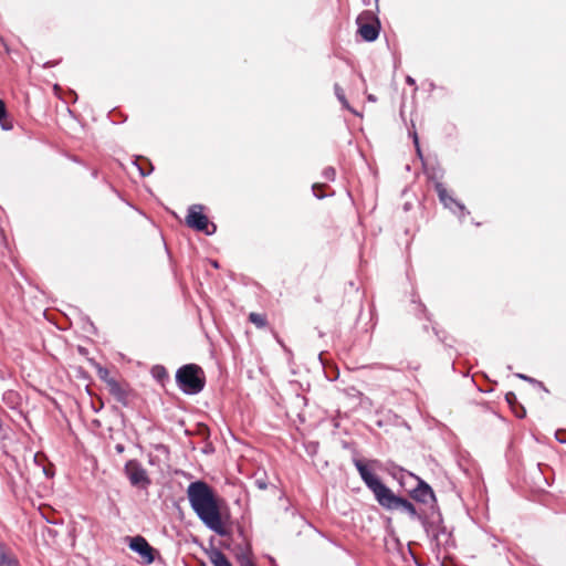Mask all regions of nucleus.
Returning <instances> with one entry per match:
<instances>
[{
    "instance_id": "obj_1",
    "label": "nucleus",
    "mask_w": 566,
    "mask_h": 566,
    "mask_svg": "<svg viewBox=\"0 0 566 566\" xmlns=\"http://www.w3.org/2000/svg\"><path fill=\"white\" fill-rule=\"evenodd\" d=\"M187 496L198 518L220 536L228 535L222 524L220 506L213 489L205 481L191 482L187 488Z\"/></svg>"
},
{
    "instance_id": "obj_2",
    "label": "nucleus",
    "mask_w": 566,
    "mask_h": 566,
    "mask_svg": "<svg viewBox=\"0 0 566 566\" xmlns=\"http://www.w3.org/2000/svg\"><path fill=\"white\" fill-rule=\"evenodd\" d=\"M353 463L357 469L361 480L366 486L374 493L378 504L387 511L401 510L406 512L411 518L419 520L422 514H419L416 506L401 496L396 495L387 485H385L371 471L366 463L357 458L353 459Z\"/></svg>"
},
{
    "instance_id": "obj_3",
    "label": "nucleus",
    "mask_w": 566,
    "mask_h": 566,
    "mask_svg": "<svg viewBox=\"0 0 566 566\" xmlns=\"http://www.w3.org/2000/svg\"><path fill=\"white\" fill-rule=\"evenodd\" d=\"M176 381L184 394L197 395L205 388L206 377L200 366L187 364L177 370Z\"/></svg>"
},
{
    "instance_id": "obj_4",
    "label": "nucleus",
    "mask_w": 566,
    "mask_h": 566,
    "mask_svg": "<svg viewBox=\"0 0 566 566\" xmlns=\"http://www.w3.org/2000/svg\"><path fill=\"white\" fill-rule=\"evenodd\" d=\"M203 210L205 207L202 205L190 206L186 216V223L196 231L202 232L206 235H212L217 231V226L209 221Z\"/></svg>"
},
{
    "instance_id": "obj_5",
    "label": "nucleus",
    "mask_w": 566,
    "mask_h": 566,
    "mask_svg": "<svg viewBox=\"0 0 566 566\" xmlns=\"http://www.w3.org/2000/svg\"><path fill=\"white\" fill-rule=\"evenodd\" d=\"M358 33L367 42H374L380 31V22L374 12L369 10L363 11L356 19Z\"/></svg>"
},
{
    "instance_id": "obj_6",
    "label": "nucleus",
    "mask_w": 566,
    "mask_h": 566,
    "mask_svg": "<svg viewBox=\"0 0 566 566\" xmlns=\"http://www.w3.org/2000/svg\"><path fill=\"white\" fill-rule=\"evenodd\" d=\"M392 475L395 479L399 480L400 484H402V480L406 475L417 480L418 484L411 491V496L413 500L424 504L429 503L430 501H436L434 492L431 489V486L423 480L416 476L415 474L400 468L398 474L394 473Z\"/></svg>"
},
{
    "instance_id": "obj_7",
    "label": "nucleus",
    "mask_w": 566,
    "mask_h": 566,
    "mask_svg": "<svg viewBox=\"0 0 566 566\" xmlns=\"http://www.w3.org/2000/svg\"><path fill=\"white\" fill-rule=\"evenodd\" d=\"M124 472L129 483L135 488L146 490L151 483L146 469L137 460L127 461Z\"/></svg>"
},
{
    "instance_id": "obj_8",
    "label": "nucleus",
    "mask_w": 566,
    "mask_h": 566,
    "mask_svg": "<svg viewBox=\"0 0 566 566\" xmlns=\"http://www.w3.org/2000/svg\"><path fill=\"white\" fill-rule=\"evenodd\" d=\"M434 189L443 207L446 209H449L453 214H455L459 218L460 222H463L464 217L469 214V211H467L465 206L455 198H453L448 192L447 188L442 182L436 181Z\"/></svg>"
},
{
    "instance_id": "obj_9",
    "label": "nucleus",
    "mask_w": 566,
    "mask_h": 566,
    "mask_svg": "<svg viewBox=\"0 0 566 566\" xmlns=\"http://www.w3.org/2000/svg\"><path fill=\"white\" fill-rule=\"evenodd\" d=\"M129 548L137 553L144 562L149 565L155 560V549L149 545V543L140 535L134 536L129 538Z\"/></svg>"
},
{
    "instance_id": "obj_10",
    "label": "nucleus",
    "mask_w": 566,
    "mask_h": 566,
    "mask_svg": "<svg viewBox=\"0 0 566 566\" xmlns=\"http://www.w3.org/2000/svg\"><path fill=\"white\" fill-rule=\"evenodd\" d=\"M107 387L109 394L123 406L128 405V394L127 390L120 386V384L116 379L107 380Z\"/></svg>"
},
{
    "instance_id": "obj_11",
    "label": "nucleus",
    "mask_w": 566,
    "mask_h": 566,
    "mask_svg": "<svg viewBox=\"0 0 566 566\" xmlns=\"http://www.w3.org/2000/svg\"><path fill=\"white\" fill-rule=\"evenodd\" d=\"M208 557L213 566H232L230 560L219 548H211L208 552Z\"/></svg>"
},
{
    "instance_id": "obj_12",
    "label": "nucleus",
    "mask_w": 566,
    "mask_h": 566,
    "mask_svg": "<svg viewBox=\"0 0 566 566\" xmlns=\"http://www.w3.org/2000/svg\"><path fill=\"white\" fill-rule=\"evenodd\" d=\"M133 165L138 169L139 175L142 177L149 176L154 170L151 163L149 160H147L146 158L137 157L133 161Z\"/></svg>"
},
{
    "instance_id": "obj_13",
    "label": "nucleus",
    "mask_w": 566,
    "mask_h": 566,
    "mask_svg": "<svg viewBox=\"0 0 566 566\" xmlns=\"http://www.w3.org/2000/svg\"><path fill=\"white\" fill-rule=\"evenodd\" d=\"M418 521L428 536H432L434 539H438V526L434 521H429L424 515H421Z\"/></svg>"
},
{
    "instance_id": "obj_14",
    "label": "nucleus",
    "mask_w": 566,
    "mask_h": 566,
    "mask_svg": "<svg viewBox=\"0 0 566 566\" xmlns=\"http://www.w3.org/2000/svg\"><path fill=\"white\" fill-rule=\"evenodd\" d=\"M334 92H335L336 98L339 101V103L343 105L344 108L348 109L356 116H361L360 113H358L356 109L350 107V105L345 96L344 90L340 87L339 84L336 83L334 85Z\"/></svg>"
},
{
    "instance_id": "obj_15",
    "label": "nucleus",
    "mask_w": 566,
    "mask_h": 566,
    "mask_svg": "<svg viewBox=\"0 0 566 566\" xmlns=\"http://www.w3.org/2000/svg\"><path fill=\"white\" fill-rule=\"evenodd\" d=\"M0 127L3 130H11L13 128L12 122L8 118V111L2 99H0Z\"/></svg>"
},
{
    "instance_id": "obj_16",
    "label": "nucleus",
    "mask_w": 566,
    "mask_h": 566,
    "mask_svg": "<svg viewBox=\"0 0 566 566\" xmlns=\"http://www.w3.org/2000/svg\"><path fill=\"white\" fill-rule=\"evenodd\" d=\"M20 396L18 392L13 390L6 391L3 394V401L7 406L14 409L20 403Z\"/></svg>"
},
{
    "instance_id": "obj_17",
    "label": "nucleus",
    "mask_w": 566,
    "mask_h": 566,
    "mask_svg": "<svg viewBox=\"0 0 566 566\" xmlns=\"http://www.w3.org/2000/svg\"><path fill=\"white\" fill-rule=\"evenodd\" d=\"M15 559L9 556L4 546L0 543V566H14Z\"/></svg>"
},
{
    "instance_id": "obj_18",
    "label": "nucleus",
    "mask_w": 566,
    "mask_h": 566,
    "mask_svg": "<svg viewBox=\"0 0 566 566\" xmlns=\"http://www.w3.org/2000/svg\"><path fill=\"white\" fill-rule=\"evenodd\" d=\"M250 322L255 324L258 327H264L266 325V321L264 316L258 314V313H251L249 316Z\"/></svg>"
},
{
    "instance_id": "obj_19",
    "label": "nucleus",
    "mask_w": 566,
    "mask_h": 566,
    "mask_svg": "<svg viewBox=\"0 0 566 566\" xmlns=\"http://www.w3.org/2000/svg\"><path fill=\"white\" fill-rule=\"evenodd\" d=\"M322 177L326 180L333 181L336 177V171L333 167H326L322 171Z\"/></svg>"
},
{
    "instance_id": "obj_20",
    "label": "nucleus",
    "mask_w": 566,
    "mask_h": 566,
    "mask_svg": "<svg viewBox=\"0 0 566 566\" xmlns=\"http://www.w3.org/2000/svg\"><path fill=\"white\" fill-rule=\"evenodd\" d=\"M98 376L106 384H107V380L113 379L112 377H109L108 370L106 368H103V367H98Z\"/></svg>"
},
{
    "instance_id": "obj_21",
    "label": "nucleus",
    "mask_w": 566,
    "mask_h": 566,
    "mask_svg": "<svg viewBox=\"0 0 566 566\" xmlns=\"http://www.w3.org/2000/svg\"><path fill=\"white\" fill-rule=\"evenodd\" d=\"M322 187H323V185H319V184H314L312 187L313 193L317 199H324L326 197L325 193H323L322 191H318V189Z\"/></svg>"
},
{
    "instance_id": "obj_22",
    "label": "nucleus",
    "mask_w": 566,
    "mask_h": 566,
    "mask_svg": "<svg viewBox=\"0 0 566 566\" xmlns=\"http://www.w3.org/2000/svg\"><path fill=\"white\" fill-rule=\"evenodd\" d=\"M412 138H413V144L416 146L417 154L420 158H422L421 149L419 146V139H418V135L416 132L412 133Z\"/></svg>"
},
{
    "instance_id": "obj_23",
    "label": "nucleus",
    "mask_w": 566,
    "mask_h": 566,
    "mask_svg": "<svg viewBox=\"0 0 566 566\" xmlns=\"http://www.w3.org/2000/svg\"><path fill=\"white\" fill-rule=\"evenodd\" d=\"M516 376L523 380H526V381H530V382H535L536 380L526 376V375H523V374H516Z\"/></svg>"
},
{
    "instance_id": "obj_24",
    "label": "nucleus",
    "mask_w": 566,
    "mask_h": 566,
    "mask_svg": "<svg viewBox=\"0 0 566 566\" xmlns=\"http://www.w3.org/2000/svg\"><path fill=\"white\" fill-rule=\"evenodd\" d=\"M505 398L509 403H512L516 399L513 392H507Z\"/></svg>"
},
{
    "instance_id": "obj_25",
    "label": "nucleus",
    "mask_w": 566,
    "mask_h": 566,
    "mask_svg": "<svg viewBox=\"0 0 566 566\" xmlns=\"http://www.w3.org/2000/svg\"><path fill=\"white\" fill-rule=\"evenodd\" d=\"M255 483H256V485H258V488H259L260 490H265V489H266V486H268L265 482L260 481V480H258Z\"/></svg>"
},
{
    "instance_id": "obj_26",
    "label": "nucleus",
    "mask_w": 566,
    "mask_h": 566,
    "mask_svg": "<svg viewBox=\"0 0 566 566\" xmlns=\"http://www.w3.org/2000/svg\"><path fill=\"white\" fill-rule=\"evenodd\" d=\"M406 83H407V84H409V85H411V86H415V85H416V81H415V78H413V77H411V76H407V77H406Z\"/></svg>"
},
{
    "instance_id": "obj_27",
    "label": "nucleus",
    "mask_w": 566,
    "mask_h": 566,
    "mask_svg": "<svg viewBox=\"0 0 566 566\" xmlns=\"http://www.w3.org/2000/svg\"><path fill=\"white\" fill-rule=\"evenodd\" d=\"M115 450L118 453H123L124 450H125V447L123 444L118 443V444L115 446Z\"/></svg>"
},
{
    "instance_id": "obj_28",
    "label": "nucleus",
    "mask_w": 566,
    "mask_h": 566,
    "mask_svg": "<svg viewBox=\"0 0 566 566\" xmlns=\"http://www.w3.org/2000/svg\"><path fill=\"white\" fill-rule=\"evenodd\" d=\"M367 99H368L369 102H373V103H374V102H376V96H375V95H373V94H369V95L367 96Z\"/></svg>"
},
{
    "instance_id": "obj_29",
    "label": "nucleus",
    "mask_w": 566,
    "mask_h": 566,
    "mask_svg": "<svg viewBox=\"0 0 566 566\" xmlns=\"http://www.w3.org/2000/svg\"><path fill=\"white\" fill-rule=\"evenodd\" d=\"M243 566H254L250 560H247Z\"/></svg>"
},
{
    "instance_id": "obj_30",
    "label": "nucleus",
    "mask_w": 566,
    "mask_h": 566,
    "mask_svg": "<svg viewBox=\"0 0 566 566\" xmlns=\"http://www.w3.org/2000/svg\"><path fill=\"white\" fill-rule=\"evenodd\" d=\"M212 264L214 268H218V263L216 261Z\"/></svg>"
}]
</instances>
